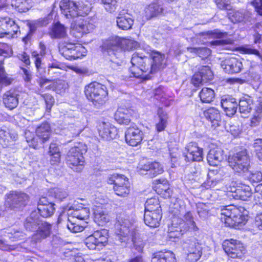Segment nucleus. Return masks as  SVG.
Masks as SVG:
<instances>
[{"mask_svg": "<svg viewBox=\"0 0 262 262\" xmlns=\"http://www.w3.org/2000/svg\"><path fill=\"white\" fill-rule=\"evenodd\" d=\"M116 239L121 243H127L130 240L135 248L139 252H142L144 244L142 240L138 238V233L134 226L127 219H121L115 225Z\"/></svg>", "mask_w": 262, "mask_h": 262, "instance_id": "obj_1", "label": "nucleus"}, {"mask_svg": "<svg viewBox=\"0 0 262 262\" xmlns=\"http://www.w3.org/2000/svg\"><path fill=\"white\" fill-rule=\"evenodd\" d=\"M62 209L63 211L60 214L58 221L60 216L62 215V214L66 212H67V214L68 215L71 214V216L68 218L67 224V228L70 231L74 233L79 232L86 228L84 225H81L77 223V222L75 221V219L79 220H87L90 215V210L88 208L83 207L76 208L75 205H71L69 204L67 206H63Z\"/></svg>", "mask_w": 262, "mask_h": 262, "instance_id": "obj_2", "label": "nucleus"}, {"mask_svg": "<svg viewBox=\"0 0 262 262\" xmlns=\"http://www.w3.org/2000/svg\"><path fill=\"white\" fill-rule=\"evenodd\" d=\"M24 226L27 231H36L32 236L33 239L36 242L46 238L51 233V225L46 222L41 221L35 212H32L26 219Z\"/></svg>", "mask_w": 262, "mask_h": 262, "instance_id": "obj_3", "label": "nucleus"}, {"mask_svg": "<svg viewBox=\"0 0 262 262\" xmlns=\"http://www.w3.org/2000/svg\"><path fill=\"white\" fill-rule=\"evenodd\" d=\"M59 6L67 18L86 15L91 9V4L87 0H61Z\"/></svg>", "mask_w": 262, "mask_h": 262, "instance_id": "obj_4", "label": "nucleus"}, {"mask_svg": "<svg viewBox=\"0 0 262 262\" xmlns=\"http://www.w3.org/2000/svg\"><path fill=\"white\" fill-rule=\"evenodd\" d=\"M137 46V42L133 40L112 36L103 42L102 47V50L110 55L120 57L123 55V50H131Z\"/></svg>", "mask_w": 262, "mask_h": 262, "instance_id": "obj_5", "label": "nucleus"}, {"mask_svg": "<svg viewBox=\"0 0 262 262\" xmlns=\"http://www.w3.org/2000/svg\"><path fill=\"white\" fill-rule=\"evenodd\" d=\"M131 63L132 66L129 70L134 77L148 79L149 74H154L151 71L152 62L150 57L142 56L139 53L133 55Z\"/></svg>", "mask_w": 262, "mask_h": 262, "instance_id": "obj_6", "label": "nucleus"}, {"mask_svg": "<svg viewBox=\"0 0 262 262\" xmlns=\"http://www.w3.org/2000/svg\"><path fill=\"white\" fill-rule=\"evenodd\" d=\"M86 145L82 142L75 143L67 154L66 163L69 166L77 172H80L84 165L83 155L87 151Z\"/></svg>", "mask_w": 262, "mask_h": 262, "instance_id": "obj_7", "label": "nucleus"}, {"mask_svg": "<svg viewBox=\"0 0 262 262\" xmlns=\"http://www.w3.org/2000/svg\"><path fill=\"white\" fill-rule=\"evenodd\" d=\"M84 93L87 99L97 108L103 105L107 100L106 86L96 81L86 85Z\"/></svg>", "mask_w": 262, "mask_h": 262, "instance_id": "obj_8", "label": "nucleus"}, {"mask_svg": "<svg viewBox=\"0 0 262 262\" xmlns=\"http://www.w3.org/2000/svg\"><path fill=\"white\" fill-rule=\"evenodd\" d=\"M107 182L113 184V189L115 193L120 196H127L130 191V184L128 179L123 174L114 173L108 176Z\"/></svg>", "mask_w": 262, "mask_h": 262, "instance_id": "obj_9", "label": "nucleus"}, {"mask_svg": "<svg viewBox=\"0 0 262 262\" xmlns=\"http://www.w3.org/2000/svg\"><path fill=\"white\" fill-rule=\"evenodd\" d=\"M187 254L186 258L189 262H196L202 255L201 244L194 237L185 239L182 245Z\"/></svg>", "mask_w": 262, "mask_h": 262, "instance_id": "obj_10", "label": "nucleus"}, {"mask_svg": "<svg viewBox=\"0 0 262 262\" xmlns=\"http://www.w3.org/2000/svg\"><path fill=\"white\" fill-rule=\"evenodd\" d=\"M5 205L11 209H20L29 200V195L20 191H10L5 195Z\"/></svg>", "mask_w": 262, "mask_h": 262, "instance_id": "obj_11", "label": "nucleus"}, {"mask_svg": "<svg viewBox=\"0 0 262 262\" xmlns=\"http://www.w3.org/2000/svg\"><path fill=\"white\" fill-rule=\"evenodd\" d=\"M74 23L72 24V33L77 38H80L84 33L92 32L95 28L93 21L89 18L76 17Z\"/></svg>", "mask_w": 262, "mask_h": 262, "instance_id": "obj_12", "label": "nucleus"}, {"mask_svg": "<svg viewBox=\"0 0 262 262\" xmlns=\"http://www.w3.org/2000/svg\"><path fill=\"white\" fill-rule=\"evenodd\" d=\"M250 166V159L246 150L234 155L230 159V167L236 172L247 171Z\"/></svg>", "mask_w": 262, "mask_h": 262, "instance_id": "obj_13", "label": "nucleus"}, {"mask_svg": "<svg viewBox=\"0 0 262 262\" xmlns=\"http://www.w3.org/2000/svg\"><path fill=\"white\" fill-rule=\"evenodd\" d=\"M107 231L105 230H97L88 236L84 240L85 246L91 250H99L107 241Z\"/></svg>", "mask_w": 262, "mask_h": 262, "instance_id": "obj_14", "label": "nucleus"}, {"mask_svg": "<svg viewBox=\"0 0 262 262\" xmlns=\"http://www.w3.org/2000/svg\"><path fill=\"white\" fill-rule=\"evenodd\" d=\"M251 188L235 181L230 183V198L235 200L247 201L252 196Z\"/></svg>", "mask_w": 262, "mask_h": 262, "instance_id": "obj_15", "label": "nucleus"}, {"mask_svg": "<svg viewBox=\"0 0 262 262\" xmlns=\"http://www.w3.org/2000/svg\"><path fill=\"white\" fill-rule=\"evenodd\" d=\"M183 156L186 162H200L203 160V149L195 142H190L185 147Z\"/></svg>", "mask_w": 262, "mask_h": 262, "instance_id": "obj_16", "label": "nucleus"}, {"mask_svg": "<svg viewBox=\"0 0 262 262\" xmlns=\"http://www.w3.org/2000/svg\"><path fill=\"white\" fill-rule=\"evenodd\" d=\"M244 211L243 207L230 204V227L239 229L247 223V217L242 214Z\"/></svg>", "mask_w": 262, "mask_h": 262, "instance_id": "obj_17", "label": "nucleus"}, {"mask_svg": "<svg viewBox=\"0 0 262 262\" xmlns=\"http://www.w3.org/2000/svg\"><path fill=\"white\" fill-rule=\"evenodd\" d=\"M213 74L209 66H202L199 69L198 73H195L192 77V83L195 86H199L213 78Z\"/></svg>", "mask_w": 262, "mask_h": 262, "instance_id": "obj_18", "label": "nucleus"}, {"mask_svg": "<svg viewBox=\"0 0 262 262\" xmlns=\"http://www.w3.org/2000/svg\"><path fill=\"white\" fill-rule=\"evenodd\" d=\"M143 133L136 125L128 127L125 133L126 142L132 146H137L143 140Z\"/></svg>", "mask_w": 262, "mask_h": 262, "instance_id": "obj_19", "label": "nucleus"}, {"mask_svg": "<svg viewBox=\"0 0 262 262\" xmlns=\"http://www.w3.org/2000/svg\"><path fill=\"white\" fill-rule=\"evenodd\" d=\"M54 205L46 197H41L38 203V212L43 217H50L55 211Z\"/></svg>", "mask_w": 262, "mask_h": 262, "instance_id": "obj_20", "label": "nucleus"}, {"mask_svg": "<svg viewBox=\"0 0 262 262\" xmlns=\"http://www.w3.org/2000/svg\"><path fill=\"white\" fill-rule=\"evenodd\" d=\"M150 58L152 62L151 71H153L154 73L163 70L167 65L165 54L160 52L152 51L150 53Z\"/></svg>", "mask_w": 262, "mask_h": 262, "instance_id": "obj_21", "label": "nucleus"}, {"mask_svg": "<svg viewBox=\"0 0 262 262\" xmlns=\"http://www.w3.org/2000/svg\"><path fill=\"white\" fill-rule=\"evenodd\" d=\"M99 135L104 139L110 140L115 138L118 134L117 129L109 123L103 122L99 128Z\"/></svg>", "mask_w": 262, "mask_h": 262, "instance_id": "obj_22", "label": "nucleus"}, {"mask_svg": "<svg viewBox=\"0 0 262 262\" xmlns=\"http://www.w3.org/2000/svg\"><path fill=\"white\" fill-rule=\"evenodd\" d=\"M18 94L14 90L6 92L3 95V102L5 107L10 110L16 108L18 104Z\"/></svg>", "mask_w": 262, "mask_h": 262, "instance_id": "obj_23", "label": "nucleus"}, {"mask_svg": "<svg viewBox=\"0 0 262 262\" xmlns=\"http://www.w3.org/2000/svg\"><path fill=\"white\" fill-rule=\"evenodd\" d=\"M224 158V151L219 147L211 149L207 155V161L211 166H216Z\"/></svg>", "mask_w": 262, "mask_h": 262, "instance_id": "obj_24", "label": "nucleus"}, {"mask_svg": "<svg viewBox=\"0 0 262 262\" xmlns=\"http://www.w3.org/2000/svg\"><path fill=\"white\" fill-rule=\"evenodd\" d=\"M161 218V212L145 210L144 221L145 224L149 227L152 228L158 227Z\"/></svg>", "mask_w": 262, "mask_h": 262, "instance_id": "obj_25", "label": "nucleus"}, {"mask_svg": "<svg viewBox=\"0 0 262 262\" xmlns=\"http://www.w3.org/2000/svg\"><path fill=\"white\" fill-rule=\"evenodd\" d=\"M246 253V248L241 242L230 239V258H241Z\"/></svg>", "mask_w": 262, "mask_h": 262, "instance_id": "obj_26", "label": "nucleus"}, {"mask_svg": "<svg viewBox=\"0 0 262 262\" xmlns=\"http://www.w3.org/2000/svg\"><path fill=\"white\" fill-rule=\"evenodd\" d=\"M117 27L122 30H128L132 28L134 19L129 14L123 15L121 13L116 18Z\"/></svg>", "mask_w": 262, "mask_h": 262, "instance_id": "obj_27", "label": "nucleus"}, {"mask_svg": "<svg viewBox=\"0 0 262 262\" xmlns=\"http://www.w3.org/2000/svg\"><path fill=\"white\" fill-rule=\"evenodd\" d=\"M0 27L2 31H6L8 35L16 34L18 30V26L15 21L9 17L1 18Z\"/></svg>", "mask_w": 262, "mask_h": 262, "instance_id": "obj_28", "label": "nucleus"}, {"mask_svg": "<svg viewBox=\"0 0 262 262\" xmlns=\"http://www.w3.org/2000/svg\"><path fill=\"white\" fill-rule=\"evenodd\" d=\"M163 10V9L160 4V0H156L145 8L146 18L147 19H150L157 17L162 13Z\"/></svg>", "mask_w": 262, "mask_h": 262, "instance_id": "obj_29", "label": "nucleus"}, {"mask_svg": "<svg viewBox=\"0 0 262 262\" xmlns=\"http://www.w3.org/2000/svg\"><path fill=\"white\" fill-rule=\"evenodd\" d=\"M114 117L119 124L128 125L130 122L131 113L126 108L120 107L116 112Z\"/></svg>", "mask_w": 262, "mask_h": 262, "instance_id": "obj_30", "label": "nucleus"}, {"mask_svg": "<svg viewBox=\"0 0 262 262\" xmlns=\"http://www.w3.org/2000/svg\"><path fill=\"white\" fill-rule=\"evenodd\" d=\"M204 116L211 123L212 127L219 126L221 121V116L219 111L214 108L210 107L204 112Z\"/></svg>", "mask_w": 262, "mask_h": 262, "instance_id": "obj_31", "label": "nucleus"}, {"mask_svg": "<svg viewBox=\"0 0 262 262\" xmlns=\"http://www.w3.org/2000/svg\"><path fill=\"white\" fill-rule=\"evenodd\" d=\"M141 169L147 171V174L151 177H155L164 171L162 166L157 162H147L142 166Z\"/></svg>", "mask_w": 262, "mask_h": 262, "instance_id": "obj_32", "label": "nucleus"}, {"mask_svg": "<svg viewBox=\"0 0 262 262\" xmlns=\"http://www.w3.org/2000/svg\"><path fill=\"white\" fill-rule=\"evenodd\" d=\"M35 64L37 71V74L40 76V77L37 79V82L40 88H42L47 83H50L51 80L43 77L46 73V71L41 63V59H36L35 60Z\"/></svg>", "mask_w": 262, "mask_h": 262, "instance_id": "obj_33", "label": "nucleus"}, {"mask_svg": "<svg viewBox=\"0 0 262 262\" xmlns=\"http://www.w3.org/2000/svg\"><path fill=\"white\" fill-rule=\"evenodd\" d=\"M36 134L42 143H45L48 141L51 136V127L49 123L46 122L38 126L36 129Z\"/></svg>", "mask_w": 262, "mask_h": 262, "instance_id": "obj_34", "label": "nucleus"}, {"mask_svg": "<svg viewBox=\"0 0 262 262\" xmlns=\"http://www.w3.org/2000/svg\"><path fill=\"white\" fill-rule=\"evenodd\" d=\"M252 17L249 13H243L240 11L233 10L230 9V21L235 24L244 21L247 23L252 21Z\"/></svg>", "mask_w": 262, "mask_h": 262, "instance_id": "obj_35", "label": "nucleus"}, {"mask_svg": "<svg viewBox=\"0 0 262 262\" xmlns=\"http://www.w3.org/2000/svg\"><path fill=\"white\" fill-rule=\"evenodd\" d=\"M16 138L15 135L11 134L6 127L0 129V144L4 147L12 145Z\"/></svg>", "mask_w": 262, "mask_h": 262, "instance_id": "obj_36", "label": "nucleus"}, {"mask_svg": "<svg viewBox=\"0 0 262 262\" xmlns=\"http://www.w3.org/2000/svg\"><path fill=\"white\" fill-rule=\"evenodd\" d=\"M151 262H176L174 254L170 251H160L154 254Z\"/></svg>", "mask_w": 262, "mask_h": 262, "instance_id": "obj_37", "label": "nucleus"}, {"mask_svg": "<svg viewBox=\"0 0 262 262\" xmlns=\"http://www.w3.org/2000/svg\"><path fill=\"white\" fill-rule=\"evenodd\" d=\"M68 89V83L62 80H57L53 81L45 88L47 90H52L55 91L57 94L61 95L65 93Z\"/></svg>", "mask_w": 262, "mask_h": 262, "instance_id": "obj_38", "label": "nucleus"}, {"mask_svg": "<svg viewBox=\"0 0 262 262\" xmlns=\"http://www.w3.org/2000/svg\"><path fill=\"white\" fill-rule=\"evenodd\" d=\"M50 34L52 38H63L67 35L66 28L60 23H57L53 25Z\"/></svg>", "mask_w": 262, "mask_h": 262, "instance_id": "obj_39", "label": "nucleus"}, {"mask_svg": "<svg viewBox=\"0 0 262 262\" xmlns=\"http://www.w3.org/2000/svg\"><path fill=\"white\" fill-rule=\"evenodd\" d=\"M252 100L247 96L241 99L238 102V106L239 112L242 114L247 115L249 113L252 109Z\"/></svg>", "mask_w": 262, "mask_h": 262, "instance_id": "obj_40", "label": "nucleus"}, {"mask_svg": "<svg viewBox=\"0 0 262 262\" xmlns=\"http://www.w3.org/2000/svg\"><path fill=\"white\" fill-rule=\"evenodd\" d=\"M214 91L208 88H204L199 93V97L203 103H209L212 102L214 98Z\"/></svg>", "mask_w": 262, "mask_h": 262, "instance_id": "obj_41", "label": "nucleus"}, {"mask_svg": "<svg viewBox=\"0 0 262 262\" xmlns=\"http://www.w3.org/2000/svg\"><path fill=\"white\" fill-rule=\"evenodd\" d=\"M145 210L161 212L159 201L156 198L147 199L145 203Z\"/></svg>", "mask_w": 262, "mask_h": 262, "instance_id": "obj_42", "label": "nucleus"}, {"mask_svg": "<svg viewBox=\"0 0 262 262\" xmlns=\"http://www.w3.org/2000/svg\"><path fill=\"white\" fill-rule=\"evenodd\" d=\"M158 117L159 121L156 124V129L158 132L164 130L167 123L168 116L166 113L163 112L162 109L158 111Z\"/></svg>", "mask_w": 262, "mask_h": 262, "instance_id": "obj_43", "label": "nucleus"}, {"mask_svg": "<svg viewBox=\"0 0 262 262\" xmlns=\"http://www.w3.org/2000/svg\"><path fill=\"white\" fill-rule=\"evenodd\" d=\"M50 195L53 196L57 202H61L68 196L66 190L61 188H55L50 192Z\"/></svg>", "mask_w": 262, "mask_h": 262, "instance_id": "obj_44", "label": "nucleus"}, {"mask_svg": "<svg viewBox=\"0 0 262 262\" xmlns=\"http://www.w3.org/2000/svg\"><path fill=\"white\" fill-rule=\"evenodd\" d=\"M25 136L29 146L33 148H38L40 145L44 143L41 142L37 136L36 137H34V135L29 131L25 132Z\"/></svg>", "mask_w": 262, "mask_h": 262, "instance_id": "obj_45", "label": "nucleus"}, {"mask_svg": "<svg viewBox=\"0 0 262 262\" xmlns=\"http://www.w3.org/2000/svg\"><path fill=\"white\" fill-rule=\"evenodd\" d=\"M187 50L190 53L197 54L202 59L206 58L211 54V50L206 47H188Z\"/></svg>", "mask_w": 262, "mask_h": 262, "instance_id": "obj_46", "label": "nucleus"}, {"mask_svg": "<svg viewBox=\"0 0 262 262\" xmlns=\"http://www.w3.org/2000/svg\"><path fill=\"white\" fill-rule=\"evenodd\" d=\"M71 51L72 60L77 59L86 55L85 48L79 44H74V47L72 48Z\"/></svg>", "mask_w": 262, "mask_h": 262, "instance_id": "obj_47", "label": "nucleus"}, {"mask_svg": "<svg viewBox=\"0 0 262 262\" xmlns=\"http://www.w3.org/2000/svg\"><path fill=\"white\" fill-rule=\"evenodd\" d=\"M73 47H74L73 43H68L66 45H60L59 47V52L65 58L72 60L71 49Z\"/></svg>", "mask_w": 262, "mask_h": 262, "instance_id": "obj_48", "label": "nucleus"}, {"mask_svg": "<svg viewBox=\"0 0 262 262\" xmlns=\"http://www.w3.org/2000/svg\"><path fill=\"white\" fill-rule=\"evenodd\" d=\"M12 5L19 12L27 11L30 7L28 0H14Z\"/></svg>", "mask_w": 262, "mask_h": 262, "instance_id": "obj_49", "label": "nucleus"}, {"mask_svg": "<svg viewBox=\"0 0 262 262\" xmlns=\"http://www.w3.org/2000/svg\"><path fill=\"white\" fill-rule=\"evenodd\" d=\"M12 79L8 77L5 72L3 61H0V83L4 85H8L11 83Z\"/></svg>", "mask_w": 262, "mask_h": 262, "instance_id": "obj_50", "label": "nucleus"}, {"mask_svg": "<svg viewBox=\"0 0 262 262\" xmlns=\"http://www.w3.org/2000/svg\"><path fill=\"white\" fill-rule=\"evenodd\" d=\"M119 0H101L104 9L110 13L114 12L118 7Z\"/></svg>", "mask_w": 262, "mask_h": 262, "instance_id": "obj_51", "label": "nucleus"}, {"mask_svg": "<svg viewBox=\"0 0 262 262\" xmlns=\"http://www.w3.org/2000/svg\"><path fill=\"white\" fill-rule=\"evenodd\" d=\"M242 67V62L234 57H230V73H239Z\"/></svg>", "mask_w": 262, "mask_h": 262, "instance_id": "obj_52", "label": "nucleus"}, {"mask_svg": "<svg viewBox=\"0 0 262 262\" xmlns=\"http://www.w3.org/2000/svg\"><path fill=\"white\" fill-rule=\"evenodd\" d=\"M184 219L189 229H191L193 231H197L198 230V228L193 221V216L191 212H187L184 215Z\"/></svg>", "mask_w": 262, "mask_h": 262, "instance_id": "obj_53", "label": "nucleus"}, {"mask_svg": "<svg viewBox=\"0 0 262 262\" xmlns=\"http://www.w3.org/2000/svg\"><path fill=\"white\" fill-rule=\"evenodd\" d=\"M253 233L258 230H262V213L256 215L254 221L252 223V227L249 228Z\"/></svg>", "mask_w": 262, "mask_h": 262, "instance_id": "obj_54", "label": "nucleus"}, {"mask_svg": "<svg viewBox=\"0 0 262 262\" xmlns=\"http://www.w3.org/2000/svg\"><path fill=\"white\" fill-rule=\"evenodd\" d=\"M199 35L204 36V38H221L223 36V33L217 30H213L201 32L199 34Z\"/></svg>", "mask_w": 262, "mask_h": 262, "instance_id": "obj_55", "label": "nucleus"}, {"mask_svg": "<svg viewBox=\"0 0 262 262\" xmlns=\"http://www.w3.org/2000/svg\"><path fill=\"white\" fill-rule=\"evenodd\" d=\"M95 221L97 222L99 225L108 222L109 218L108 215L104 213L103 211H96L95 212Z\"/></svg>", "mask_w": 262, "mask_h": 262, "instance_id": "obj_56", "label": "nucleus"}, {"mask_svg": "<svg viewBox=\"0 0 262 262\" xmlns=\"http://www.w3.org/2000/svg\"><path fill=\"white\" fill-rule=\"evenodd\" d=\"M253 147L257 158L262 162V139H255L253 143Z\"/></svg>", "mask_w": 262, "mask_h": 262, "instance_id": "obj_57", "label": "nucleus"}, {"mask_svg": "<svg viewBox=\"0 0 262 262\" xmlns=\"http://www.w3.org/2000/svg\"><path fill=\"white\" fill-rule=\"evenodd\" d=\"M104 53L106 54H107L109 56V60H110V67L114 70H115L117 69L118 67L120 66V62L121 60L120 58L121 56L120 57H117L116 56L112 55H110L107 52L103 50Z\"/></svg>", "mask_w": 262, "mask_h": 262, "instance_id": "obj_58", "label": "nucleus"}, {"mask_svg": "<svg viewBox=\"0 0 262 262\" xmlns=\"http://www.w3.org/2000/svg\"><path fill=\"white\" fill-rule=\"evenodd\" d=\"M197 212L201 218L205 219L207 217L208 210L206 205L202 203H199L196 204Z\"/></svg>", "mask_w": 262, "mask_h": 262, "instance_id": "obj_59", "label": "nucleus"}, {"mask_svg": "<svg viewBox=\"0 0 262 262\" xmlns=\"http://www.w3.org/2000/svg\"><path fill=\"white\" fill-rule=\"evenodd\" d=\"M228 206H225L221 210V220L225 224L226 227H229V211L226 208Z\"/></svg>", "mask_w": 262, "mask_h": 262, "instance_id": "obj_60", "label": "nucleus"}, {"mask_svg": "<svg viewBox=\"0 0 262 262\" xmlns=\"http://www.w3.org/2000/svg\"><path fill=\"white\" fill-rule=\"evenodd\" d=\"M248 179L252 183H259L262 181V173L259 171L250 172Z\"/></svg>", "mask_w": 262, "mask_h": 262, "instance_id": "obj_61", "label": "nucleus"}, {"mask_svg": "<svg viewBox=\"0 0 262 262\" xmlns=\"http://www.w3.org/2000/svg\"><path fill=\"white\" fill-rule=\"evenodd\" d=\"M241 50L246 54H254L257 56H260V53L258 50L254 48L250 45H246L240 47Z\"/></svg>", "mask_w": 262, "mask_h": 262, "instance_id": "obj_62", "label": "nucleus"}, {"mask_svg": "<svg viewBox=\"0 0 262 262\" xmlns=\"http://www.w3.org/2000/svg\"><path fill=\"white\" fill-rule=\"evenodd\" d=\"M221 105L222 108L226 113V115L228 116V112L229 108V96L224 95L221 97Z\"/></svg>", "mask_w": 262, "mask_h": 262, "instance_id": "obj_63", "label": "nucleus"}, {"mask_svg": "<svg viewBox=\"0 0 262 262\" xmlns=\"http://www.w3.org/2000/svg\"><path fill=\"white\" fill-rule=\"evenodd\" d=\"M43 97L46 104V110L49 112L54 103V98L52 96L49 94H46L43 96Z\"/></svg>", "mask_w": 262, "mask_h": 262, "instance_id": "obj_64", "label": "nucleus"}]
</instances>
